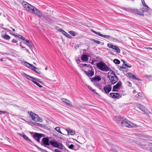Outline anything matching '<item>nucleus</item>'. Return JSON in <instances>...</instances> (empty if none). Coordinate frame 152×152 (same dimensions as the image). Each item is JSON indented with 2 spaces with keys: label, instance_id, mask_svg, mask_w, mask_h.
Instances as JSON below:
<instances>
[{
  "label": "nucleus",
  "instance_id": "1",
  "mask_svg": "<svg viewBox=\"0 0 152 152\" xmlns=\"http://www.w3.org/2000/svg\"><path fill=\"white\" fill-rule=\"evenodd\" d=\"M115 118L118 121V123L121 124L122 126H126L129 128H135L137 127L136 124L132 123L125 118H122L121 116H117Z\"/></svg>",
  "mask_w": 152,
  "mask_h": 152
},
{
  "label": "nucleus",
  "instance_id": "2",
  "mask_svg": "<svg viewBox=\"0 0 152 152\" xmlns=\"http://www.w3.org/2000/svg\"><path fill=\"white\" fill-rule=\"evenodd\" d=\"M107 77L109 78L111 84L113 85L116 83L118 80V77L115 72L111 70L108 73Z\"/></svg>",
  "mask_w": 152,
  "mask_h": 152
},
{
  "label": "nucleus",
  "instance_id": "3",
  "mask_svg": "<svg viewBox=\"0 0 152 152\" xmlns=\"http://www.w3.org/2000/svg\"><path fill=\"white\" fill-rule=\"evenodd\" d=\"M21 75L22 76H23V77L25 78L28 80H30V79H31V80L32 81L34 84H36L37 86L39 87V88H42V86L40 85V84L38 83V82H39L38 80V79L34 77H32L30 76L24 72L22 73Z\"/></svg>",
  "mask_w": 152,
  "mask_h": 152
},
{
  "label": "nucleus",
  "instance_id": "4",
  "mask_svg": "<svg viewBox=\"0 0 152 152\" xmlns=\"http://www.w3.org/2000/svg\"><path fill=\"white\" fill-rule=\"evenodd\" d=\"M96 66L100 70L102 71L107 72L110 70V68L102 62L97 63Z\"/></svg>",
  "mask_w": 152,
  "mask_h": 152
},
{
  "label": "nucleus",
  "instance_id": "5",
  "mask_svg": "<svg viewBox=\"0 0 152 152\" xmlns=\"http://www.w3.org/2000/svg\"><path fill=\"white\" fill-rule=\"evenodd\" d=\"M22 5L27 11L31 13L34 7L25 1L23 2L22 3Z\"/></svg>",
  "mask_w": 152,
  "mask_h": 152
},
{
  "label": "nucleus",
  "instance_id": "6",
  "mask_svg": "<svg viewBox=\"0 0 152 152\" xmlns=\"http://www.w3.org/2000/svg\"><path fill=\"white\" fill-rule=\"evenodd\" d=\"M28 113L30 114L31 118L33 120L35 121H42L40 118L35 113L31 111H28Z\"/></svg>",
  "mask_w": 152,
  "mask_h": 152
},
{
  "label": "nucleus",
  "instance_id": "7",
  "mask_svg": "<svg viewBox=\"0 0 152 152\" xmlns=\"http://www.w3.org/2000/svg\"><path fill=\"white\" fill-rule=\"evenodd\" d=\"M88 66L90 67L91 69H89L87 71H84V72L88 77H91L94 75V69H93L91 67L90 64H88Z\"/></svg>",
  "mask_w": 152,
  "mask_h": 152
},
{
  "label": "nucleus",
  "instance_id": "8",
  "mask_svg": "<svg viewBox=\"0 0 152 152\" xmlns=\"http://www.w3.org/2000/svg\"><path fill=\"white\" fill-rule=\"evenodd\" d=\"M50 144L53 146L58 148L60 149H63V145L60 143H58L57 141H50Z\"/></svg>",
  "mask_w": 152,
  "mask_h": 152
},
{
  "label": "nucleus",
  "instance_id": "9",
  "mask_svg": "<svg viewBox=\"0 0 152 152\" xmlns=\"http://www.w3.org/2000/svg\"><path fill=\"white\" fill-rule=\"evenodd\" d=\"M43 134L34 133L33 135L34 138L37 142H39L40 138L43 137Z\"/></svg>",
  "mask_w": 152,
  "mask_h": 152
},
{
  "label": "nucleus",
  "instance_id": "10",
  "mask_svg": "<svg viewBox=\"0 0 152 152\" xmlns=\"http://www.w3.org/2000/svg\"><path fill=\"white\" fill-rule=\"evenodd\" d=\"M107 46L109 48L114 50L116 52L118 53H120L121 50L120 49L116 46L112 44L108 43L107 44Z\"/></svg>",
  "mask_w": 152,
  "mask_h": 152
},
{
  "label": "nucleus",
  "instance_id": "11",
  "mask_svg": "<svg viewBox=\"0 0 152 152\" xmlns=\"http://www.w3.org/2000/svg\"><path fill=\"white\" fill-rule=\"evenodd\" d=\"M31 13L39 17H40L42 15V14L41 12L37 10L35 7H34V9L32 11Z\"/></svg>",
  "mask_w": 152,
  "mask_h": 152
},
{
  "label": "nucleus",
  "instance_id": "12",
  "mask_svg": "<svg viewBox=\"0 0 152 152\" xmlns=\"http://www.w3.org/2000/svg\"><path fill=\"white\" fill-rule=\"evenodd\" d=\"M103 89L106 94H108L111 90V86L110 85H107L104 87Z\"/></svg>",
  "mask_w": 152,
  "mask_h": 152
},
{
  "label": "nucleus",
  "instance_id": "13",
  "mask_svg": "<svg viewBox=\"0 0 152 152\" xmlns=\"http://www.w3.org/2000/svg\"><path fill=\"white\" fill-rule=\"evenodd\" d=\"M122 83L121 81H119L116 84L113 86V91H117L118 89L120 88L121 86Z\"/></svg>",
  "mask_w": 152,
  "mask_h": 152
},
{
  "label": "nucleus",
  "instance_id": "14",
  "mask_svg": "<svg viewBox=\"0 0 152 152\" xmlns=\"http://www.w3.org/2000/svg\"><path fill=\"white\" fill-rule=\"evenodd\" d=\"M42 145H50V142H49V139L47 137L43 138L42 139Z\"/></svg>",
  "mask_w": 152,
  "mask_h": 152
},
{
  "label": "nucleus",
  "instance_id": "15",
  "mask_svg": "<svg viewBox=\"0 0 152 152\" xmlns=\"http://www.w3.org/2000/svg\"><path fill=\"white\" fill-rule=\"evenodd\" d=\"M62 101L66 105H69L71 107H74V106L72 104L70 103L71 102L70 101L67 99L64 98H62L61 99Z\"/></svg>",
  "mask_w": 152,
  "mask_h": 152
},
{
  "label": "nucleus",
  "instance_id": "16",
  "mask_svg": "<svg viewBox=\"0 0 152 152\" xmlns=\"http://www.w3.org/2000/svg\"><path fill=\"white\" fill-rule=\"evenodd\" d=\"M110 96L113 98H120L121 96H120L119 94L117 93H111L109 94Z\"/></svg>",
  "mask_w": 152,
  "mask_h": 152
},
{
  "label": "nucleus",
  "instance_id": "17",
  "mask_svg": "<svg viewBox=\"0 0 152 152\" xmlns=\"http://www.w3.org/2000/svg\"><path fill=\"white\" fill-rule=\"evenodd\" d=\"M91 80L93 82H97L101 80L100 76H96L94 77L90 78Z\"/></svg>",
  "mask_w": 152,
  "mask_h": 152
},
{
  "label": "nucleus",
  "instance_id": "18",
  "mask_svg": "<svg viewBox=\"0 0 152 152\" xmlns=\"http://www.w3.org/2000/svg\"><path fill=\"white\" fill-rule=\"evenodd\" d=\"M136 104L137 107L142 111L144 113L146 112V109L144 106H143V105L139 104Z\"/></svg>",
  "mask_w": 152,
  "mask_h": 152
},
{
  "label": "nucleus",
  "instance_id": "19",
  "mask_svg": "<svg viewBox=\"0 0 152 152\" xmlns=\"http://www.w3.org/2000/svg\"><path fill=\"white\" fill-rule=\"evenodd\" d=\"M132 11L135 13H136L139 15H143V12L142 10H138L136 9H133L132 10Z\"/></svg>",
  "mask_w": 152,
  "mask_h": 152
},
{
  "label": "nucleus",
  "instance_id": "20",
  "mask_svg": "<svg viewBox=\"0 0 152 152\" xmlns=\"http://www.w3.org/2000/svg\"><path fill=\"white\" fill-rule=\"evenodd\" d=\"M127 76L128 77H129L131 78H132L133 79H134L136 80H139L138 78H137L131 72H128L127 74Z\"/></svg>",
  "mask_w": 152,
  "mask_h": 152
},
{
  "label": "nucleus",
  "instance_id": "21",
  "mask_svg": "<svg viewBox=\"0 0 152 152\" xmlns=\"http://www.w3.org/2000/svg\"><path fill=\"white\" fill-rule=\"evenodd\" d=\"M60 31L66 37L69 38H71V37L69 35V34L62 29H60Z\"/></svg>",
  "mask_w": 152,
  "mask_h": 152
},
{
  "label": "nucleus",
  "instance_id": "22",
  "mask_svg": "<svg viewBox=\"0 0 152 152\" xmlns=\"http://www.w3.org/2000/svg\"><path fill=\"white\" fill-rule=\"evenodd\" d=\"M66 131L67 132L68 134L69 135L70 134L72 135H73L75 134V131H73L72 130L70 129H66Z\"/></svg>",
  "mask_w": 152,
  "mask_h": 152
},
{
  "label": "nucleus",
  "instance_id": "23",
  "mask_svg": "<svg viewBox=\"0 0 152 152\" xmlns=\"http://www.w3.org/2000/svg\"><path fill=\"white\" fill-rule=\"evenodd\" d=\"M31 69L38 74H40L41 73V72L36 67L34 66H33V67H32Z\"/></svg>",
  "mask_w": 152,
  "mask_h": 152
},
{
  "label": "nucleus",
  "instance_id": "24",
  "mask_svg": "<svg viewBox=\"0 0 152 152\" xmlns=\"http://www.w3.org/2000/svg\"><path fill=\"white\" fill-rule=\"evenodd\" d=\"M88 59V56L87 55H83L81 57V59L84 61H87Z\"/></svg>",
  "mask_w": 152,
  "mask_h": 152
},
{
  "label": "nucleus",
  "instance_id": "25",
  "mask_svg": "<svg viewBox=\"0 0 152 152\" xmlns=\"http://www.w3.org/2000/svg\"><path fill=\"white\" fill-rule=\"evenodd\" d=\"M24 64L27 67L29 68L30 69H31L32 67H33V66L28 63L27 62H24Z\"/></svg>",
  "mask_w": 152,
  "mask_h": 152
},
{
  "label": "nucleus",
  "instance_id": "26",
  "mask_svg": "<svg viewBox=\"0 0 152 152\" xmlns=\"http://www.w3.org/2000/svg\"><path fill=\"white\" fill-rule=\"evenodd\" d=\"M144 8H143V10H142L143 12H148L149 9V7L146 5H145V6H144Z\"/></svg>",
  "mask_w": 152,
  "mask_h": 152
},
{
  "label": "nucleus",
  "instance_id": "27",
  "mask_svg": "<svg viewBox=\"0 0 152 152\" xmlns=\"http://www.w3.org/2000/svg\"><path fill=\"white\" fill-rule=\"evenodd\" d=\"M100 36L103 37L107 39H109V38L110 39H112V38H113L112 37L110 36L109 35H103L102 34H101Z\"/></svg>",
  "mask_w": 152,
  "mask_h": 152
},
{
  "label": "nucleus",
  "instance_id": "28",
  "mask_svg": "<svg viewBox=\"0 0 152 152\" xmlns=\"http://www.w3.org/2000/svg\"><path fill=\"white\" fill-rule=\"evenodd\" d=\"M2 37L6 40H8L10 38V37L7 35H4L2 36Z\"/></svg>",
  "mask_w": 152,
  "mask_h": 152
},
{
  "label": "nucleus",
  "instance_id": "29",
  "mask_svg": "<svg viewBox=\"0 0 152 152\" xmlns=\"http://www.w3.org/2000/svg\"><path fill=\"white\" fill-rule=\"evenodd\" d=\"M23 137L26 140H28L29 142H31V139H29L26 135L23 134Z\"/></svg>",
  "mask_w": 152,
  "mask_h": 152
},
{
  "label": "nucleus",
  "instance_id": "30",
  "mask_svg": "<svg viewBox=\"0 0 152 152\" xmlns=\"http://www.w3.org/2000/svg\"><path fill=\"white\" fill-rule=\"evenodd\" d=\"M113 62L115 64H119L120 63V61L118 59H115L113 60Z\"/></svg>",
  "mask_w": 152,
  "mask_h": 152
},
{
  "label": "nucleus",
  "instance_id": "31",
  "mask_svg": "<svg viewBox=\"0 0 152 152\" xmlns=\"http://www.w3.org/2000/svg\"><path fill=\"white\" fill-rule=\"evenodd\" d=\"M69 33L73 36H75L76 35V32L73 31H69Z\"/></svg>",
  "mask_w": 152,
  "mask_h": 152
},
{
  "label": "nucleus",
  "instance_id": "32",
  "mask_svg": "<svg viewBox=\"0 0 152 152\" xmlns=\"http://www.w3.org/2000/svg\"><path fill=\"white\" fill-rule=\"evenodd\" d=\"M55 129L57 132L60 134H62V133L60 130V128L59 127H57L55 128Z\"/></svg>",
  "mask_w": 152,
  "mask_h": 152
},
{
  "label": "nucleus",
  "instance_id": "33",
  "mask_svg": "<svg viewBox=\"0 0 152 152\" xmlns=\"http://www.w3.org/2000/svg\"><path fill=\"white\" fill-rule=\"evenodd\" d=\"M126 67L124 64H122V66H120L119 69L121 71H123L124 69H126Z\"/></svg>",
  "mask_w": 152,
  "mask_h": 152
},
{
  "label": "nucleus",
  "instance_id": "34",
  "mask_svg": "<svg viewBox=\"0 0 152 152\" xmlns=\"http://www.w3.org/2000/svg\"><path fill=\"white\" fill-rule=\"evenodd\" d=\"M88 88L92 92H93L94 93L96 94H98L95 92V91L91 87H89Z\"/></svg>",
  "mask_w": 152,
  "mask_h": 152
},
{
  "label": "nucleus",
  "instance_id": "35",
  "mask_svg": "<svg viewBox=\"0 0 152 152\" xmlns=\"http://www.w3.org/2000/svg\"><path fill=\"white\" fill-rule=\"evenodd\" d=\"M21 39L25 41L27 43H29L31 42L29 41L28 40L24 38V37H21Z\"/></svg>",
  "mask_w": 152,
  "mask_h": 152
},
{
  "label": "nucleus",
  "instance_id": "36",
  "mask_svg": "<svg viewBox=\"0 0 152 152\" xmlns=\"http://www.w3.org/2000/svg\"><path fill=\"white\" fill-rule=\"evenodd\" d=\"M92 41H93L94 42L98 44H99L101 43V42L100 41L95 39H92Z\"/></svg>",
  "mask_w": 152,
  "mask_h": 152
},
{
  "label": "nucleus",
  "instance_id": "37",
  "mask_svg": "<svg viewBox=\"0 0 152 152\" xmlns=\"http://www.w3.org/2000/svg\"><path fill=\"white\" fill-rule=\"evenodd\" d=\"M94 85L96 86H97L98 87H99V88L101 87V86L100 84L99 83H97V82H94Z\"/></svg>",
  "mask_w": 152,
  "mask_h": 152
},
{
  "label": "nucleus",
  "instance_id": "38",
  "mask_svg": "<svg viewBox=\"0 0 152 152\" xmlns=\"http://www.w3.org/2000/svg\"><path fill=\"white\" fill-rule=\"evenodd\" d=\"M74 147V145L72 144L68 146V148L70 149H73Z\"/></svg>",
  "mask_w": 152,
  "mask_h": 152
},
{
  "label": "nucleus",
  "instance_id": "39",
  "mask_svg": "<svg viewBox=\"0 0 152 152\" xmlns=\"http://www.w3.org/2000/svg\"><path fill=\"white\" fill-rule=\"evenodd\" d=\"M12 35L15 36L16 38H18V39H21V37H22L21 35H19L18 36H17L16 35H15V34H11Z\"/></svg>",
  "mask_w": 152,
  "mask_h": 152
},
{
  "label": "nucleus",
  "instance_id": "40",
  "mask_svg": "<svg viewBox=\"0 0 152 152\" xmlns=\"http://www.w3.org/2000/svg\"><path fill=\"white\" fill-rule=\"evenodd\" d=\"M95 34H97L99 36H101V34H100V32H97L96 31H94V32Z\"/></svg>",
  "mask_w": 152,
  "mask_h": 152
},
{
  "label": "nucleus",
  "instance_id": "41",
  "mask_svg": "<svg viewBox=\"0 0 152 152\" xmlns=\"http://www.w3.org/2000/svg\"><path fill=\"white\" fill-rule=\"evenodd\" d=\"M32 43L31 42L28 43L27 44V45L30 48L32 47Z\"/></svg>",
  "mask_w": 152,
  "mask_h": 152
},
{
  "label": "nucleus",
  "instance_id": "42",
  "mask_svg": "<svg viewBox=\"0 0 152 152\" xmlns=\"http://www.w3.org/2000/svg\"><path fill=\"white\" fill-rule=\"evenodd\" d=\"M125 66L126 67V68L129 67L131 68L132 67V66L130 64H128V63L125 64Z\"/></svg>",
  "mask_w": 152,
  "mask_h": 152
},
{
  "label": "nucleus",
  "instance_id": "43",
  "mask_svg": "<svg viewBox=\"0 0 152 152\" xmlns=\"http://www.w3.org/2000/svg\"><path fill=\"white\" fill-rule=\"evenodd\" d=\"M6 112L5 111H2L0 110V115L6 113Z\"/></svg>",
  "mask_w": 152,
  "mask_h": 152
},
{
  "label": "nucleus",
  "instance_id": "44",
  "mask_svg": "<svg viewBox=\"0 0 152 152\" xmlns=\"http://www.w3.org/2000/svg\"><path fill=\"white\" fill-rule=\"evenodd\" d=\"M3 28L7 32H10V31H11L10 29L4 28Z\"/></svg>",
  "mask_w": 152,
  "mask_h": 152
},
{
  "label": "nucleus",
  "instance_id": "45",
  "mask_svg": "<svg viewBox=\"0 0 152 152\" xmlns=\"http://www.w3.org/2000/svg\"><path fill=\"white\" fill-rule=\"evenodd\" d=\"M36 124H37V125L38 126H40V127H42V125L41 124H40L39 123H36Z\"/></svg>",
  "mask_w": 152,
  "mask_h": 152
},
{
  "label": "nucleus",
  "instance_id": "46",
  "mask_svg": "<svg viewBox=\"0 0 152 152\" xmlns=\"http://www.w3.org/2000/svg\"><path fill=\"white\" fill-rule=\"evenodd\" d=\"M12 43H17V42L16 41V40H15V39H13L12 40Z\"/></svg>",
  "mask_w": 152,
  "mask_h": 152
},
{
  "label": "nucleus",
  "instance_id": "47",
  "mask_svg": "<svg viewBox=\"0 0 152 152\" xmlns=\"http://www.w3.org/2000/svg\"><path fill=\"white\" fill-rule=\"evenodd\" d=\"M138 96L137 97H141V96L142 95V94L140 93H139L138 94Z\"/></svg>",
  "mask_w": 152,
  "mask_h": 152
},
{
  "label": "nucleus",
  "instance_id": "48",
  "mask_svg": "<svg viewBox=\"0 0 152 152\" xmlns=\"http://www.w3.org/2000/svg\"><path fill=\"white\" fill-rule=\"evenodd\" d=\"M54 152H61V151H59L58 149H55Z\"/></svg>",
  "mask_w": 152,
  "mask_h": 152
},
{
  "label": "nucleus",
  "instance_id": "49",
  "mask_svg": "<svg viewBox=\"0 0 152 152\" xmlns=\"http://www.w3.org/2000/svg\"><path fill=\"white\" fill-rule=\"evenodd\" d=\"M112 151H114V152H119L117 150H115L114 148H112Z\"/></svg>",
  "mask_w": 152,
  "mask_h": 152
},
{
  "label": "nucleus",
  "instance_id": "50",
  "mask_svg": "<svg viewBox=\"0 0 152 152\" xmlns=\"http://www.w3.org/2000/svg\"><path fill=\"white\" fill-rule=\"evenodd\" d=\"M34 146L36 148L38 149H40V150H41L42 149L40 148L37 145H35Z\"/></svg>",
  "mask_w": 152,
  "mask_h": 152
},
{
  "label": "nucleus",
  "instance_id": "51",
  "mask_svg": "<svg viewBox=\"0 0 152 152\" xmlns=\"http://www.w3.org/2000/svg\"><path fill=\"white\" fill-rule=\"evenodd\" d=\"M127 82L129 84V86L130 87L132 86L131 83L130 82Z\"/></svg>",
  "mask_w": 152,
  "mask_h": 152
},
{
  "label": "nucleus",
  "instance_id": "52",
  "mask_svg": "<svg viewBox=\"0 0 152 152\" xmlns=\"http://www.w3.org/2000/svg\"><path fill=\"white\" fill-rule=\"evenodd\" d=\"M146 49H148L149 50H152V48H150V47H149V48H145Z\"/></svg>",
  "mask_w": 152,
  "mask_h": 152
},
{
  "label": "nucleus",
  "instance_id": "53",
  "mask_svg": "<svg viewBox=\"0 0 152 152\" xmlns=\"http://www.w3.org/2000/svg\"><path fill=\"white\" fill-rule=\"evenodd\" d=\"M81 64L83 66H87V64Z\"/></svg>",
  "mask_w": 152,
  "mask_h": 152
},
{
  "label": "nucleus",
  "instance_id": "54",
  "mask_svg": "<svg viewBox=\"0 0 152 152\" xmlns=\"http://www.w3.org/2000/svg\"><path fill=\"white\" fill-rule=\"evenodd\" d=\"M142 4L143 5V6H145V5H146V4H145L144 1H142Z\"/></svg>",
  "mask_w": 152,
  "mask_h": 152
},
{
  "label": "nucleus",
  "instance_id": "55",
  "mask_svg": "<svg viewBox=\"0 0 152 152\" xmlns=\"http://www.w3.org/2000/svg\"><path fill=\"white\" fill-rule=\"evenodd\" d=\"M146 77H151V76L150 75H146L145 76Z\"/></svg>",
  "mask_w": 152,
  "mask_h": 152
},
{
  "label": "nucleus",
  "instance_id": "56",
  "mask_svg": "<svg viewBox=\"0 0 152 152\" xmlns=\"http://www.w3.org/2000/svg\"><path fill=\"white\" fill-rule=\"evenodd\" d=\"M77 64H79L80 62V60H79V59H78V60H77Z\"/></svg>",
  "mask_w": 152,
  "mask_h": 152
},
{
  "label": "nucleus",
  "instance_id": "57",
  "mask_svg": "<svg viewBox=\"0 0 152 152\" xmlns=\"http://www.w3.org/2000/svg\"><path fill=\"white\" fill-rule=\"evenodd\" d=\"M77 108L79 109H81L82 108H83V107L81 106H79V107H77Z\"/></svg>",
  "mask_w": 152,
  "mask_h": 152
},
{
  "label": "nucleus",
  "instance_id": "58",
  "mask_svg": "<svg viewBox=\"0 0 152 152\" xmlns=\"http://www.w3.org/2000/svg\"><path fill=\"white\" fill-rule=\"evenodd\" d=\"M25 50H26V52L29 53V51L28 49H25Z\"/></svg>",
  "mask_w": 152,
  "mask_h": 152
},
{
  "label": "nucleus",
  "instance_id": "59",
  "mask_svg": "<svg viewBox=\"0 0 152 152\" xmlns=\"http://www.w3.org/2000/svg\"><path fill=\"white\" fill-rule=\"evenodd\" d=\"M121 61L123 62L124 64V63H126V62L124 60H122Z\"/></svg>",
  "mask_w": 152,
  "mask_h": 152
},
{
  "label": "nucleus",
  "instance_id": "60",
  "mask_svg": "<svg viewBox=\"0 0 152 152\" xmlns=\"http://www.w3.org/2000/svg\"><path fill=\"white\" fill-rule=\"evenodd\" d=\"M133 94H135L136 93V91L135 90H134L133 91Z\"/></svg>",
  "mask_w": 152,
  "mask_h": 152
},
{
  "label": "nucleus",
  "instance_id": "61",
  "mask_svg": "<svg viewBox=\"0 0 152 152\" xmlns=\"http://www.w3.org/2000/svg\"><path fill=\"white\" fill-rule=\"evenodd\" d=\"M110 54L111 55H114V53H113V52H111L110 53Z\"/></svg>",
  "mask_w": 152,
  "mask_h": 152
},
{
  "label": "nucleus",
  "instance_id": "62",
  "mask_svg": "<svg viewBox=\"0 0 152 152\" xmlns=\"http://www.w3.org/2000/svg\"><path fill=\"white\" fill-rule=\"evenodd\" d=\"M91 30L92 32H93V33L94 32V31H95L93 29H91Z\"/></svg>",
  "mask_w": 152,
  "mask_h": 152
},
{
  "label": "nucleus",
  "instance_id": "63",
  "mask_svg": "<svg viewBox=\"0 0 152 152\" xmlns=\"http://www.w3.org/2000/svg\"><path fill=\"white\" fill-rule=\"evenodd\" d=\"M12 30L13 31H15V30L14 29L12 28Z\"/></svg>",
  "mask_w": 152,
  "mask_h": 152
},
{
  "label": "nucleus",
  "instance_id": "64",
  "mask_svg": "<svg viewBox=\"0 0 152 152\" xmlns=\"http://www.w3.org/2000/svg\"><path fill=\"white\" fill-rule=\"evenodd\" d=\"M150 150L152 152V147L151 148Z\"/></svg>",
  "mask_w": 152,
  "mask_h": 152
}]
</instances>
